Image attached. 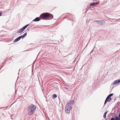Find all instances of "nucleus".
I'll list each match as a JSON object with an SVG mask.
<instances>
[{
    "mask_svg": "<svg viewBox=\"0 0 120 120\" xmlns=\"http://www.w3.org/2000/svg\"><path fill=\"white\" fill-rule=\"evenodd\" d=\"M107 113V112H106L104 113V116H103V117L104 118H106V115Z\"/></svg>",
    "mask_w": 120,
    "mask_h": 120,
    "instance_id": "14",
    "label": "nucleus"
},
{
    "mask_svg": "<svg viewBox=\"0 0 120 120\" xmlns=\"http://www.w3.org/2000/svg\"><path fill=\"white\" fill-rule=\"evenodd\" d=\"M70 109H65V111L66 113H69L70 112Z\"/></svg>",
    "mask_w": 120,
    "mask_h": 120,
    "instance_id": "12",
    "label": "nucleus"
},
{
    "mask_svg": "<svg viewBox=\"0 0 120 120\" xmlns=\"http://www.w3.org/2000/svg\"><path fill=\"white\" fill-rule=\"evenodd\" d=\"M48 16L47 19H52L53 17V15L49 13H48Z\"/></svg>",
    "mask_w": 120,
    "mask_h": 120,
    "instance_id": "6",
    "label": "nucleus"
},
{
    "mask_svg": "<svg viewBox=\"0 0 120 120\" xmlns=\"http://www.w3.org/2000/svg\"><path fill=\"white\" fill-rule=\"evenodd\" d=\"M99 3L100 2L99 1L96 3L93 2L91 3L90 5V6H94L96 5L99 4Z\"/></svg>",
    "mask_w": 120,
    "mask_h": 120,
    "instance_id": "8",
    "label": "nucleus"
},
{
    "mask_svg": "<svg viewBox=\"0 0 120 120\" xmlns=\"http://www.w3.org/2000/svg\"><path fill=\"white\" fill-rule=\"evenodd\" d=\"M2 13L0 12V16H1V15Z\"/></svg>",
    "mask_w": 120,
    "mask_h": 120,
    "instance_id": "23",
    "label": "nucleus"
},
{
    "mask_svg": "<svg viewBox=\"0 0 120 120\" xmlns=\"http://www.w3.org/2000/svg\"><path fill=\"white\" fill-rule=\"evenodd\" d=\"M36 109L35 105L31 104L29 107L28 109V114L29 115H32Z\"/></svg>",
    "mask_w": 120,
    "mask_h": 120,
    "instance_id": "1",
    "label": "nucleus"
},
{
    "mask_svg": "<svg viewBox=\"0 0 120 120\" xmlns=\"http://www.w3.org/2000/svg\"><path fill=\"white\" fill-rule=\"evenodd\" d=\"M119 117V118H120V114L119 115V117Z\"/></svg>",
    "mask_w": 120,
    "mask_h": 120,
    "instance_id": "22",
    "label": "nucleus"
},
{
    "mask_svg": "<svg viewBox=\"0 0 120 120\" xmlns=\"http://www.w3.org/2000/svg\"><path fill=\"white\" fill-rule=\"evenodd\" d=\"M41 19L39 17H37L33 20V21L35 22L38 21L40 20Z\"/></svg>",
    "mask_w": 120,
    "mask_h": 120,
    "instance_id": "10",
    "label": "nucleus"
},
{
    "mask_svg": "<svg viewBox=\"0 0 120 120\" xmlns=\"http://www.w3.org/2000/svg\"><path fill=\"white\" fill-rule=\"evenodd\" d=\"M111 120H116L114 118H112L111 119Z\"/></svg>",
    "mask_w": 120,
    "mask_h": 120,
    "instance_id": "20",
    "label": "nucleus"
},
{
    "mask_svg": "<svg viewBox=\"0 0 120 120\" xmlns=\"http://www.w3.org/2000/svg\"><path fill=\"white\" fill-rule=\"evenodd\" d=\"M113 95V94H110L108 96V97H110L112 96Z\"/></svg>",
    "mask_w": 120,
    "mask_h": 120,
    "instance_id": "16",
    "label": "nucleus"
},
{
    "mask_svg": "<svg viewBox=\"0 0 120 120\" xmlns=\"http://www.w3.org/2000/svg\"><path fill=\"white\" fill-rule=\"evenodd\" d=\"M98 22V23L100 25H103L105 23V21L103 20H100Z\"/></svg>",
    "mask_w": 120,
    "mask_h": 120,
    "instance_id": "7",
    "label": "nucleus"
},
{
    "mask_svg": "<svg viewBox=\"0 0 120 120\" xmlns=\"http://www.w3.org/2000/svg\"><path fill=\"white\" fill-rule=\"evenodd\" d=\"M95 21L96 22H97L98 23V22H99V21L96 20V21Z\"/></svg>",
    "mask_w": 120,
    "mask_h": 120,
    "instance_id": "21",
    "label": "nucleus"
},
{
    "mask_svg": "<svg viewBox=\"0 0 120 120\" xmlns=\"http://www.w3.org/2000/svg\"><path fill=\"white\" fill-rule=\"evenodd\" d=\"M116 118L117 120H120V118H119V117H116Z\"/></svg>",
    "mask_w": 120,
    "mask_h": 120,
    "instance_id": "17",
    "label": "nucleus"
},
{
    "mask_svg": "<svg viewBox=\"0 0 120 120\" xmlns=\"http://www.w3.org/2000/svg\"><path fill=\"white\" fill-rule=\"evenodd\" d=\"M52 97L53 98H55L57 97V95L56 94H54L52 95Z\"/></svg>",
    "mask_w": 120,
    "mask_h": 120,
    "instance_id": "15",
    "label": "nucleus"
},
{
    "mask_svg": "<svg viewBox=\"0 0 120 120\" xmlns=\"http://www.w3.org/2000/svg\"><path fill=\"white\" fill-rule=\"evenodd\" d=\"M20 37H21V38H23L25 37L23 35L20 36Z\"/></svg>",
    "mask_w": 120,
    "mask_h": 120,
    "instance_id": "19",
    "label": "nucleus"
},
{
    "mask_svg": "<svg viewBox=\"0 0 120 120\" xmlns=\"http://www.w3.org/2000/svg\"><path fill=\"white\" fill-rule=\"evenodd\" d=\"M27 33H25L23 35L25 37L26 36V35H27Z\"/></svg>",
    "mask_w": 120,
    "mask_h": 120,
    "instance_id": "18",
    "label": "nucleus"
},
{
    "mask_svg": "<svg viewBox=\"0 0 120 120\" xmlns=\"http://www.w3.org/2000/svg\"><path fill=\"white\" fill-rule=\"evenodd\" d=\"M48 13H45L41 14L40 16L41 19H44L46 20L47 19L48 16Z\"/></svg>",
    "mask_w": 120,
    "mask_h": 120,
    "instance_id": "2",
    "label": "nucleus"
},
{
    "mask_svg": "<svg viewBox=\"0 0 120 120\" xmlns=\"http://www.w3.org/2000/svg\"><path fill=\"white\" fill-rule=\"evenodd\" d=\"M74 101H70V102L69 103H68V104H69V105H72L74 104Z\"/></svg>",
    "mask_w": 120,
    "mask_h": 120,
    "instance_id": "13",
    "label": "nucleus"
},
{
    "mask_svg": "<svg viewBox=\"0 0 120 120\" xmlns=\"http://www.w3.org/2000/svg\"><path fill=\"white\" fill-rule=\"evenodd\" d=\"M111 100L112 99L111 98L108 97V96L107 97V98H106V99L105 101V102L104 104H105L107 102L109 101H111Z\"/></svg>",
    "mask_w": 120,
    "mask_h": 120,
    "instance_id": "4",
    "label": "nucleus"
},
{
    "mask_svg": "<svg viewBox=\"0 0 120 120\" xmlns=\"http://www.w3.org/2000/svg\"><path fill=\"white\" fill-rule=\"evenodd\" d=\"M119 83H120V79L114 81L113 83V85H116Z\"/></svg>",
    "mask_w": 120,
    "mask_h": 120,
    "instance_id": "5",
    "label": "nucleus"
},
{
    "mask_svg": "<svg viewBox=\"0 0 120 120\" xmlns=\"http://www.w3.org/2000/svg\"><path fill=\"white\" fill-rule=\"evenodd\" d=\"M70 106L69 105V104H67L66 105L65 107V109H70Z\"/></svg>",
    "mask_w": 120,
    "mask_h": 120,
    "instance_id": "9",
    "label": "nucleus"
},
{
    "mask_svg": "<svg viewBox=\"0 0 120 120\" xmlns=\"http://www.w3.org/2000/svg\"><path fill=\"white\" fill-rule=\"evenodd\" d=\"M21 37H19L17 38L14 40V42H16L19 41L21 39Z\"/></svg>",
    "mask_w": 120,
    "mask_h": 120,
    "instance_id": "11",
    "label": "nucleus"
},
{
    "mask_svg": "<svg viewBox=\"0 0 120 120\" xmlns=\"http://www.w3.org/2000/svg\"><path fill=\"white\" fill-rule=\"evenodd\" d=\"M29 24H27L26 25L22 28L20 30L17 32L18 33H20L22 32L24 30L29 26Z\"/></svg>",
    "mask_w": 120,
    "mask_h": 120,
    "instance_id": "3",
    "label": "nucleus"
}]
</instances>
